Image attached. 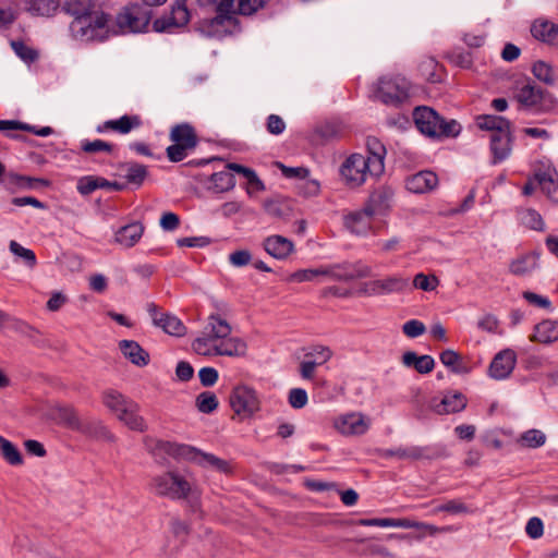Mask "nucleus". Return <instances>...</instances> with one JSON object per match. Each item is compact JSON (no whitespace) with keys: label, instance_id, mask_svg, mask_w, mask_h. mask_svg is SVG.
<instances>
[{"label":"nucleus","instance_id":"obj_1","mask_svg":"<svg viewBox=\"0 0 558 558\" xmlns=\"http://www.w3.org/2000/svg\"><path fill=\"white\" fill-rule=\"evenodd\" d=\"M70 13L74 16L70 28L76 38L95 40L105 37L109 16L105 12L96 10L94 4L82 8L72 5Z\"/></svg>","mask_w":558,"mask_h":558},{"label":"nucleus","instance_id":"obj_2","mask_svg":"<svg viewBox=\"0 0 558 558\" xmlns=\"http://www.w3.org/2000/svg\"><path fill=\"white\" fill-rule=\"evenodd\" d=\"M267 0H221L217 7V15L210 25L218 32L223 27L226 32H232L239 26L236 14L252 15L265 5Z\"/></svg>","mask_w":558,"mask_h":558},{"label":"nucleus","instance_id":"obj_3","mask_svg":"<svg viewBox=\"0 0 558 558\" xmlns=\"http://www.w3.org/2000/svg\"><path fill=\"white\" fill-rule=\"evenodd\" d=\"M461 125L456 120L446 121L432 107L421 106V134L432 140L456 137Z\"/></svg>","mask_w":558,"mask_h":558},{"label":"nucleus","instance_id":"obj_4","mask_svg":"<svg viewBox=\"0 0 558 558\" xmlns=\"http://www.w3.org/2000/svg\"><path fill=\"white\" fill-rule=\"evenodd\" d=\"M411 84L401 75H386L379 78L376 98L386 105H400L410 97Z\"/></svg>","mask_w":558,"mask_h":558},{"label":"nucleus","instance_id":"obj_5","mask_svg":"<svg viewBox=\"0 0 558 558\" xmlns=\"http://www.w3.org/2000/svg\"><path fill=\"white\" fill-rule=\"evenodd\" d=\"M320 275L338 280L351 281L367 277L369 268L362 265L333 266L331 268L300 270L294 272L291 278L296 281H307Z\"/></svg>","mask_w":558,"mask_h":558},{"label":"nucleus","instance_id":"obj_6","mask_svg":"<svg viewBox=\"0 0 558 558\" xmlns=\"http://www.w3.org/2000/svg\"><path fill=\"white\" fill-rule=\"evenodd\" d=\"M341 175L351 187L361 186L369 175L379 177L373 170L371 160L366 156L355 153L350 155L341 166Z\"/></svg>","mask_w":558,"mask_h":558},{"label":"nucleus","instance_id":"obj_7","mask_svg":"<svg viewBox=\"0 0 558 558\" xmlns=\"http://www.w3.org/2000/svg\"><path fill=\"white\" fill-rule=\"evenodd\" d=\"M229 403L234 414L241 420L251 418L260 410L256 391L246 385H238L232 389Z\"/></svg>","mask_w":558,"mask_h":558},{"label":"nucleus","instance_id":"obj_8","mask_svg":"<svg viewBox=\"0 0 558 558\" xmlns=\"http://www.w3.org/2000/svg\"><path fill=\"white\" fill-rule=\"evenodd\" d=\"M150 21V12L135 3L124 7L116 17L121 33H140L146 29Z\"/></svg>","mask_w":558,"mask_h":558},{"label":"nucleus","instance_id":"obj_9","mask_svg":"<svg viewBox=\"0 0 558 558\" xmlns=\"http://www.w3.org/2000/svg\"><path fill=\"white\" fill-rule=\"evenodd\" d=\"M514 97L525 108L545 110L546 102H554L553 96L534 82L526 80L517 84Z\"/></svg>","mask_w":558,"mask_h":558},{"label":"nucleus","instance_id":"obj_10","mask_svg":"<svg viewBox=\"0 0 558 558\" xmlns=\"http://www.w3.org/2000/svg\"><path fill=\"white\" fill-rule=\"evenodd\" d=\"M155 486L158 494L174 498H186L191 492L189 482L173 472L156 477Z\"/></svg>","mask_w":558,"mask_h":558},{"label":"nucleus","instance_id":"obj_11","mask_svg":"<svg viewBox=\"0 0 558 558\" xmlns=\"http://www.w3.org/2000/svg\"><path fill=\"white\" fill-rule=\"evenodd\" d=\"M517 364V354L512 349H505L498 352L493 359L488 373L494 379H506L513 372Z\"/></svg>","mask_w":558,"mask_h":558},{"label":"nucleus","instance_id":"obj_12","mask_svg":"<svg viewBox=\"0 0 558 558\" xmlns=\"http://www.w3.org/2000/svg\"><path fill=\"white\" fill-rule=\"evenodd\" d=\"M391 197L392 192L386 186H380L369 195L364 208H366L374 218L376 216H383L390 208Z\"/></svg>","mask_w":558,"mask_h":558},{"label":"nucleus","instance_id":"obj_13","mask_svg":"<svg viewBox=\"0 0 558 558\" xmlns=\"http://www.w3.org/2000/svg\"><path fill=\"white\" fill-rule=\"evenodd\" d=\"M335 427L344 435H361L367 430L368 424L362 414L350 413L338 417Z\"/></svg>","mask_w":558,"mask_h":558},{"label":"nucleus","instance_id":"obj_14","mask_svg":"<svg viewBox=\"0 0 558 558\" xmlns=\"http://www.w3.org/2000/svg\"><path fill=\"white\" fill-rule=\"evenodd\" d=\"M531 34L539 41L558 46V25L546 19L535 20L531 26Z\"/></svg>","mask_w":558,"mask_h":558},{"label":"nucleus","instance_id":"obj_15","mask_svg":"<svg viewBox=\"0 0 558 558\" xmlns=\"http://www.w3.org/2000/svg\"><path fill=\"white\" fill-rule=\"evenodd\" d=\"M511 131L510 128L505 131L493 133L490 137V149L494 156V162L506 159L511 153Z\"/></svg>","mask_w":558,"mask_h":558},{"label":"nucleus","instance_id":"obj_16","mask_svg":"<svg viewBox=\"0 0 558 558\" xmlns=\"http://www.w3.org/2000/svg\"><path fill=\"white\" fill-rule=\"evenodd\" d=\"M558 340V320L544 319L535 325L530 341L551 344Z\"/></svg>","mask_w":558,"mask_h":558},{"label":"nucleus","instance_id":"obj_17","mask_svg":"<svg viewBox=\"0 0 558 558\" xmlns=\"http://www.w3.org/2000/svg\"><path fill=\"white\" fill-rule=\"evenodd\" d=\"M373 219V215L363 207L362 209L349 213L344 217V225L353 233L364 234L371 230Z\"/></svg>","mask_w":558,"mask_h":558},{"label":"nucleus","instance_id":"obj_18","mask_svg":"<svg viewBox=\"0 0 558 558\" xmlns=\"http://www.w3.org/2000/svg\"><path fill=\"white\" fill-rule=\"evenodd\" d=\"M267 214L281 222H288L294 216L293 204L289 199L277 198L265 203Z\"/></svg>","mask_w":558,"mask_h":558},{"label":"nucleus","instance_id":"obj_19","mask_svg":"<svg viewBox=\"0 0 558 558\" xmlns=\"http://www.w3.org/2000/svg\"><path fill=\"white\" fill-rule=\"evenodd\" d=\"M366 147L368 153L366 158L371 160L373 170L376 174H381L385 170L384 159L386 156V147L374 136L367 137Z\"/></svg>","mask_w":558,"mask_h":558},{"label":"nucleus","instance_id":"obj_20","mask_svg":"<svg viewBox=\"0 0 558 558\" xmlns=\"http://www.w3.org/2000/svg\"><path fill=\"white\" fill-rule=\"evenodd\" d=\"M264 247L269 255L281 259L292 253L294 245L284 236L271 235L265 240Z\"/></svg>","mask_w":558,"mask_h":558},{"label":"nucleus","instance_id":"obj_21","mask_svg":"<svg viewBox=\"0 0 558 558\" xmlns=\"http://www.w3.org/2000/svg\"><path fill=\"white\" fill-rule=\"evenodd\" d=\"M539 254L531 252L513 259L509 265L512 275L524 276L531 274L538 267Z\"/></svg>","mask_w":558,"mask_h":558},{"label":"nucleus","instance_id":"obj_22","mask_svg":"<svg viewBox=\"0 0 558 558\" xmlns=\"http://www.w3.org/2000/svg\"><path fill=\"white\" fill-rule=\"evenodd\" d=\"M466 407V398L460 392L445 396L440 402L433 404L438 414H449L462 411Z\"/></svg>","mask_w":558,"mask_h":558},{"label":"nucleus","instance_id":"obj_23","mask_svg":"<svg viewBox=\"0 0 558 558\" xmlns=\"http://www.w3.org/2000/svg\"><path fill=\"white\" fill-rule=\"evenodd\" d=\"M153 320L169 335L180 337L185 333L186 328L179 318L159 313L156 308L153 310Z\"/></svg>","mask_w":558,"mask_h":558},{"label":"nucleus","instance_id":"obj_24","mask_svg":"<svg viewBox=\"0 0 558 558\" xmlns=\"http://www.w3.org/2000/svg\"><path fill=\"white\" fill-rule=\"evenodd\" d=\"M143 232L144 226L141 222H133L118 230L116 241L125 247H132L140 241Z\"/></svg>","mask_w":558,"mask_h":558},{"label":"nucleus","instance_id":"obj_25","mask_svg":"<svg viewBox=\"0 0 558 558\" xmlns=\"http://www.w3.org/2000/svg\"><path fill=\"white\" fill-rule=\"evenodd\" d=\"M191 15L186 7V0H175L167 20L162 21V29L168 26L183 27L190 22Z\"/></svg>","mask_w":558,"mask_h":558},{"label":"nucleus","instance_id":"obj_26","mask_svg":"<svg viewBox=\"0 0 558 558\" xmlns=\"http://www.w3.org/2000/svg\"><path fill=\"white\" fill-rule=\"evenodd\" d=\"M203 332L213 338L216 342H219L230 336L231 326L219 315H210Z\"/></svg>","mask_w":558,"mask_h":558},{"label":"nucleus","instance_id":"obj_27","mask_svg":"<svg viewBox=\"0 0 558 558\" xmlns=\"http://www.w3.org/2000/svg\"><path fill=\"white\" fill-rule=\"evenodd\" d=\"M120 349L125 357L137 366L148 364L149 354L135 341L123 340L120 342Z\"/></svg>","mask_w":558,"mask_h":558},{"label":"nucleus","instance_id":"obj_28","mask_svg":"<svg viewBox=\"0 0 558 558\" xmlns=\"http://www.w3.org/2000/svg\"><path fill=\"white\" fill-rule=\"evenodd\" d=\"M170 137L173 143L182 144L190 149H193L197 144V135L189 124L175 125L171 130Z\"/></svg>","mask_w":558,"mask_h":558},{"label":"nucleus","instance_id":"obj_29","mask_svg":"<svg viewBox=\"0 0 558 558\" xmlns=\"http://www.w3.org/2000/svg\"><path fill=\"white\" fill-rule=\"evenodd\" d=\"M105 405L113 413L125 414L128 408L134 402L124 398V396L116 390H108L102 396Z\"/></svg>","mask_w":558,"mask_h":558},{"label":"nucleus","instance_id":"obj_30","mask_svg":"<svg viewBox=\"0 0 558 558\" xmlns=\"http://www.w3.org/2000/svg\"><path fill=\"white\" fill-rule=\"evenodd\" d=\"M246 352V344L238 338H223L218 342L217 355L241 356Z\"/></svg>","mask_w":558,"mask_h":558},{"label":"nucleus","instance_id":"obj_31","mask_svg":"<svg viewBox=\"0 0 558 558\" xmlns=\"http://www.w3.org/2000/svg\"><path fill=\"white\" fill-rule=\"evenodd\" d=\"M534 179L547 197L558 203V182L555 180L554 174L549 171L539 172L535 174Z\"/></svg>","mask_w":558,"mask_h":558},{"label":"nucleus","instance_id":"obj_32","mask_svg":"<svg viewBox=\"0 0 558 558\" xmlns=\"http://www.w3.org/2000/svg\"><path fill=\"white\" fill-rule=\"evenodd\" d=\"M533 75L546 85H554L556 83L557 73L550 63L543 60H537L532 65Z\"/></svg>","mask_w":558,"mask_h":558},{"label":"nucleus","instance_id":"obj_33","mask_svg":"<svg viewBox=\"0 0 558 558\" xmlns=\"http://www.w3.org/2000/svg\"><path fill=\"white\" fill-rule=\"evenodd\" d=\"M331 357V351L329 349H322L319 351V357L313 360H305L300 364V373L304 379H313L315 376V368L323 365Z\"/></svg>","mask_w":558,"mask_h":558},{"label":"nucleus","instance_id":"obj_34","mask_svg":"<svg viewBox=\"0 0 558 558\" xmlns=\"http://www.w3.org/2000/svg\"><path fill=\"white\" fill-rule=\"evenodd\" d=\"M118 418L133 430L144 432L146 429V424L144 418L138 415V405L135 402L128 408L125 414H119Z\"/></svg>","mask_w":558,"mask_h":558},{"label":"nucleus","instance_id":"obj_35","mask_svg":"<svg viewBox=\"0 0 558 558\" xmlns=\"http://www.w3.org/2000/svg\"><path fill=\"white\" fill-rule=\"evenodd\" d=\"M141 123L136 116H123L118 120H109L104 124V129L116 131L121 134L129 133L133 128L138 126Z\"/></svg>","mask_w":558,"mask_h":558},{"label":"nucleus","instance_id":"obj_36","mask_svg":"<svg viewBox=\"0 0 558 558\" xmlns=\"http://www.w3.org/2000/svg\"><path fill=\"white\" fill-rule=\"evenodd\" d=\"M58 417L65 426L71 429L89 432V428L84 426V423L80 420L76 411L71 407L60 408L58 410Z\"/></svg>","mask_w":558,"mask_h":558},{"label":"nucleus","instance_id":"obj_37","mask_svg":"<svg viewBox=\"0 0 558 558\" xmlns=\"http://www.w3.org/2000/svg\"><path fill=\"white\" fill-rule=\"evenodd\" d=\"M477 125L482 130H488L493 133H497L510 128V122L498 116H482L477 118Z\"/></svg>","mask_w":558,"mask_h":558},{"label":"nucleus","instance_id":"obj_38","mask_svg":"<svg viewBox=\"0 0 558 558\" xmlns=\"http://www.w3.org/2000/svg\"><path fill=\"white\" fill-rule=\"evenodd\" d=\"M228 168L230 170L243 174V177L247 180L248 183V192H258L265 189L264 183L258 179V177L252 169H248L239 163H229Z\"/></svg>","mask_w":558,"mask_h":558},{"label":"nucleus","instance_id":"obj_39","mask_svg":"<svg viewBox=\"0 0 558 558\" xmlns=\"http://www.w3.org/2000/svg\"><path fill=\"white\" fill-rule=\"evenodd\" d=\"M523 448H538L546 442V435L539 429H529L517 440Z\"/></svg>","mask_w":558,"mask_h":558},{"label":"nucleus","instance_id":"obj_40","mask_svg":"<svg viewBox=\"0 0 558 558\" xmlns=\"http://www.w3.org/2000/svg\"><path fill=\"white\" fill-rule=\"evenodd\" d=\"M192 348L199 355H217L218 342L203 332L202 337L194 340Z\"/></svg>","mask_w":558,"mask_h":558},{"label":"nucleus","instance_id":"obj_41","mask_svg":"<svg viewBox=\"0 0 558 558\" xmlns=\"http://www.w3.org/2000/svg\"><path fill=\"white\" fill-rule=\"evenodd\" d=\"M520 220L521 222L527 227L529 229L535 231H544L545 222L539 213L535 209L526 208L520 211Z\"/></svg>","mask_w":558,"mask_h":558},{"label":"nucleus","instance_id":"obj_42","mask_svg":"<svg viewBox=\"0 0 558 558\" xmlns=\"http://www.w3.org/2000/svg\"><path fill=\"white\" fill-rule=\"evenodd\" d=\"M10 46L14 52L26 63H33L39 57L38 51L35 48L28 46L23 40H12Z\"/></svg>","mask_w":558,"mask_h":558},{"label":"nucleus","instance_id":"obj_43","mask_svg":"<svg viewBox=\"0 0 558 558\" xmlns=\"http://www.w3.org/2000/svg\"><path fill=\"white\" fill-rule=\"evenodd\" d=\"M211 189L217 192H226L233 187L234 177L228 171L213 173L210 177Z\"/></svg>","mask_w":558,"mask_h":558},{"label":"nucleus","instance_id":"obj_44","mask_svg":"<svg viewBox=\"0 0 558 558\" xmlns=\"http://www.w3.org/2000/svg\"><path fill=\"white\" fill-rule=\"evenodd\" d=\"M405 281L401 279L376 280L371 283L372 290L376 292H393L400 291L405 287Z\"/></svg>","mask_w":558,"mask_h":558},{"label":"nucleus","instance_id":"obj_45","mask_svg":"<svg viewBox=\"0 0 558 558\" xmlns=\"http://www.w3.org/2000/svg\"><path fill=\"white\" fill-rule=\"evenodd\" d=\"M196 407L202 413H211L218 407L217 397L210 391H204L197 396Z\"/></svg>","mask_w":558,"mask_h":558},{"label":"nucleus","instance_id":"obj_46","mask_svg":"<svg viewBox=\"0 0 558 558\" xmlns=\"http://www.w3.org/2000/svg\"><path fill=\"white\" fill-rule=\"evenodd\" d=\"M147 175V169L143 165H132L125 174L126 182L134 185H141Z\"/></svg>","mask_w":558,"mask_h":558},{"label":"nucleus","instance_id":"obj_47","mask_svg":"<svg viewBox=\"0 0 558 558\" xmlns=\"http://www.w3.org/2000/svg\"><path fill=\"white\" fill-rule=\"evenodd\" d=\"M3 458L11 464H21L23 462L20 451L9 440L2 441L0 446Z\"/></svg>","mask_w":558,"mask_h":558},{"label":"nucleus","instance_id":"obj_48","mask_svg":"<svg viewBox=\"0 0 558 558\" xmlns=\"http://www.w3.org/2000/svg\"><path fill=\"white\" fill-rule=\"evenodd\" d=\"M40 15H50L59 8V0H32V7Z\"/></svg>","mask_w":558,"mask_h":558},{"label":"nucleus","instance_id":"obj_49","mask_svg":"<svg viewBox=\"0 0 558 558\" xmlns=\"http://www.w3.org/2000/svg\"><path fill=\"white\" fill-rule=\"evenodd\" d=\"M10 250L13 254L23 258L29 267H34L36 265V256L32 250L23 247L16 241H11Z\"/></svg>","mask_w":558,"mask_h":558},{"label":"nucleus","instance_id":"obj_50","mask_svg":"<svg viewBox=\"0 0 558 558\" xmlns=\"http://www.w3.org/2000/svg\"><path fill=\"white\" fill-rule=\"evenodd\" d=\"M477 327L489 333H499V320L493 314L482 316L477 322Z\"/></svg>","mask_w":558,"mask_h":558},{"label":"nucleus","instance_id":"obj_51","mask_svg":"<svg viewBox=\"0 0 558 558\" xmlns=\"http://www.w3.org/2000/svg\"><path fill=\"white\" fill-rule=\"evenodd\" d=\"M84 426H87V428H89V432H84L85 434L108 440L113 439V435L105 425H102L101 422L84 423Z\"/></svg>","mask_w":558,"mask_h":558},{"label":"nucleus","instance_id":"obj_52","mask_svg":"<svg viewBox=\"0 0 558 558\" xmlns=\"http://www.w3.org/2000/svg\"><path fill=\"white\" fill-rule=\"evenodd\" d=\"M438 177L432 171H421V193L434 191L438 186Z\"/></svg>","mask_w":558,"mask_h":558},{"label":"nucleus","instance_id":"obj_53","mask_svg":"<svg viewBox=\"0 0 558 558\" xmlns=\"http://www.w3.org/2000/svg\"><path fill=\"white\" fill-rule=\"evenodd\" d=\"M202 457L206 462L216 468L218 471L226 474L232 473V466L229 464L228 461L209 453H202Z\"/></svg>","mask_w":558,"mask_h":558},{"label":"nucleus","instance_id":"obj_54","mask_svg":"<svg viewBox=\"0 0 558 558\" xmlns=\"http://www.w3.org/2000/svg\"><path fill=\"white\" fill-rule=\"evenodd\" d=\"M14 182L20 186L34 187L35 185L49 186L50 181L43 178H31L24 175H14Z\"/></svg>","mask_w":558,"mask_h":558},{"label":"nucleus","instance_id":"obj_55","mask_svg":"<svg viewBox=\"0 0 558 558\" xmlns=\"http://www.w3.org/2000/svg\"><path fill=\"white\" fill-rule=\"evenodd\" d=\"M525 532L531 538H539L544 534V525L539 518H531L525 526Z\"/></svg>","mask_w":558,"mask_h":558},{"label":"nucleus","instance_id":"obj_56","mask_svg":"<svg viewBox=\"0 0 558 558\" xmlns=\"http://www.w3.org/2000/svg\"><path fill=\"white\" fill-rule=\"evenodd\" d=\"M289 403L294 409H301L307 403V395L301 388H294L289 392Z\"/></svg>","mask_w":558,"mask_h":558},{"label":"nucleus","instance_id":"obj_57","mask_svg":"<svg viewBox=\"0 0 558 558\" xmlns=\"http://www.w3.org/2000/svg\"><path fill=\"white\" fill-rule=\"evenodd\" d=\"M187 150L191 149L182 144L173 143L167 148V156L171 161L178 162L186 157Z\"/></svg>","mask_w":558,"mask_h":558},{"label":"nucleus","instance_id":"obj_58","mask_svg":"<svg viewBox=\"0 0 558 558\" xmlns=\"http://www.w3.org/2000/svg\"><path fill=\"white\" fill-rule=\"evenodd\" d=\"M83 150L88 154H94L97 151H107L112 153L113 146L107 142H104L101 140H96L94 142H86L83 145Z\"/></svg>","mask_w":558,"mask_h":558},{"label":"nucleus","instance_id":"obj_59","mask_svg":"<svg viewBox=\"0 0 558 558\" xmlns=\"http://www.w3.org/2000/svg\"><path fill=\"white\" fill-rule=\"evenodd\" d=\"M97 189L95 175L83 177L78 180L77 190L83 195H88Z\"/></svg>","mask_w":558,"mask_h":558},{"label":"nucleus","instance_id":"obj_60","mask_svg":"<svg viewBox=\"0 0 558 558\" xmlns=\"http://www.w3.org/2000/svg\"><path fill=\"white\" fill-rule=\"evenodd\" d=\"M279 169L287 178H300L305 179L310 175L308 169L304 167L291 168L287 167L283 163H278Z\"/></svg>","mask_w":558,"mask_h":558},{"label":"nucleus","instance_id":"obj_61","mask_svg":"<svg viewBox=\"0 0 558 558\" xmlns=\"http://www.w3.org/2000/svg\"><path fill=\"white\" fill-rule=\"evenodd\" d=\"M438 511H447L450 513H466L469 508L460 500H450L437 508Z\"/></svg>","mask_w":558,"mask_h":558},{"label":"nucleus","instance_id":"obj_62","mask_svg":"<svg viewBox=\"0 0 558 558\" xmlns=\"http://www.w3.org/2000/svg\"><path fill=\"white\" fill-rule=\"evenodd\" d=\"M199 380L203 386L208 387L214 385L218 379V373L213 367H204L198 373Z\"/></svg>","mask_w":558,"mask_h":558},{"label":"nucleus","instance_id":"obj_63","mask_svg":"<svg viewBox=\"0 0 558 558\" xmlns=\"http://www.w3.org/2000/svg\"><path fill=\"white\" fill-rule=\"evenodd\" d=\"M158 448L166 452L167 454L175 458L185 454V452L187 451L186 447L178 446L170 442H159Z\"/></svg>","mask_w":558,"mask_h":558},{"label":"nucleus","instance_id":"obj_64","mask_svg":"<svg viewBox=\"0 0 558 558\" xmlns=\"http://www.w3.org/2000/svg\"><path fill=\"white\" fill-rule=\"evenodd\" d=\"M284 128H286V124L279 116H276V114L269 116L268 121H267V130L271 134L278 135V134L282 133Z\"/></svg>","mask_w":558,"mask_h":558}]
</instances>
